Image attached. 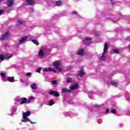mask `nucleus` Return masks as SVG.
I'll return each instance as SVG.
<instances>
[{
  "label": "nucleus",
  "instance_id": "nucleus-1",
  "mask_svg": "<svg viewBox=\"0 0 130 130\" xmlns=\"http://www.w3.org/2000/svg\"><path fill=\"white\" fill-rule=\"evenodd\" d=\"M107 49H108V45L107 43L105 44L104 48V52L102 53V56L101 57V61H104L105 60V58H106V56H105V54L107 53Z\"/></svg>",
  "mask_w": 130,
  "mask_h": 130
},
{
  "label": "nucleus",
  "instance_id": "nucleus-2",
  "mask_svg": "<svg viewBox=\"0 0 130 130\" xmlns=\"http://www.w3.org/2000/svg\"><path fill=\"white\" fill-rule=\"evenodd\" d=\"M10 37V32H6L4 34L2 35L1 38V40H8V38Z\"/></svg>",
  "mask_w": 130,
  "mask_h": 130
},
{
  "label": "nucleus",
  "instance_id": "nucleus-3",
  "mask_svg": "<svg viewBox=\"0 0 130 130\" xmlns=\"http://www.w3.org/2000/svg\"><path fill=\"white\" fill-rule=\"evenodd\" d=\"M15 4V0H7V7L11 8Z\"/></svg>",
  "mask_w": 130,
  "mask_h": 130
},
{
  "label": "nucleus",
  "instance_id": "nucleus-4",
  "mask_svg": "<svg viewBox=\"0 0 130 130\" xmlns=\"http://www.w3.org/2000/svg\"><path fill=\"white\" fill-rule=\"evenodd\" d=\"M90 40H92V38H85V40L83 41L84 44H85V45H89V44L91 43V41H90Z\"/></svg>",
  "mask_w": 130,
  "mask_h": 130
},
{
  "label": "nucleus",
  "instance_id": "nucleus-5",
  "mask_svg": "<svg viewBox=\"0 0 130 130\" xmlns=\"http://www.w3.org/2000/svg\"><path fill=\"white\" fill-rule=\"evenodd\" d=\"M85 53H86V51L84 49H81L77 52L78 55H80V56H83Z\"/></svg>",
  "mask_w": 130,
  "mask_h": 130
},
{
  "label": "nucleus",
  "instance_id": "nucleus-6",
  "mask_svg": "<svg viewBox=\"0 0 130 130\" xmlns=\"http://www.w3.org/2000/svg\"><path fill=\"white\" fill-rule=\"evenodd\" d=\"M50 95H54L55 97H59V93L57 91L52 90L49 92Z\"/></svg>",
  "mask_w": 130,
  "mask_h": 130
},
{
  "label": "nucleus",
  "instance_id": "nucleus-7",
  "mask_svg": "<svg viewBox=\"0 0 130 130\" xmlns=\"http://www.w3.org/2000/svg\"><path fill=\"white\" fill-rule=\"evenodd\" d=\"M31 114V112L30 111H27L26 112H24L23 113V118H26L27 116H30Z\"/></svg>",
  "mask_w": 130,
  "mask_h": 130
},
{
  "label": "nucleus",
  "instance_id": "nucleus-8",
  "mask_svg": "<svg viewBox=\"0 0 130 130\" xmlns=\"http://www.w3.org/2000/svg\"><path fill=\"white\" fill-rule=\"evenodd\" d=\"M85 75H86V73L84 72V69H81V70L79 72L78 76L80 77H84Z\"/></svg>",
  "mask_w": 130,
  "mask_h": 130
},
{
  "label": "nucleus",
  "instance_id": "nucleus-9",
  "mask_svg": "<svg viewBox=\"0 0 130 130\" xmlns=\"http://www.w3.org/2000/svg\"><path fill=\"white\" fill-rule=\"evenodd\" d=\"M26 3L27 4L28 6H32V5H34V3H35V0H26Z\"/></svg>",
  "mask_w": 130,
  "mask_h": 130
},
{
  "label": "nucleus",
  "instance_id": "nucleus-10",
  "mask_svg": "<svg viewBox=\"0 0 130 130\" xmlns=\"http://www.w3.org/2000/svg\"><path fill=\"white\" fill-rule=\"evenodd\" d=\"M79 88V85L78 84H74L72 86L70 87L71 91H74V90H76Z\"/></svg>",
  "mask_w": 130,
  "mask_h": 130
},
{
  "label": "nucleus",
  "instance_id": "nucleus-11",
  "mask_svg": "<svg viewBox=\"0 0 130 130\" xmlns=\"http://www.w3.org/2000/svg\"><path fill=\"white\" fill-rule=\"evenodd\" d=\"M20 100H22V101L20 103V105L24 104V103H26L27 102V98H21L20 99Z\"/></svg>",
  "mask_w": 130,
  "mask_h": 130
},
{
  "label": "nucleus",
  "instance_id": "nucleus-12",
  "mask_svg": "<svg viewBox=\"0 0 130 130\" xmlns=\"http://www.w3.org/2000/svg\"><path fill=\"white\" fill-rule=\"evenodd\" d=\"M55 69H56L59 67V61H56L53 63Z\"/></svg>",
  "mask_w": 130,
  "mask_h": 130
},
{
  "label": "nucleus",
  "instance_id": "nucleus-13",
  "mask_svg": "<svg viewBox=\"0 0 130 130\" xmlns=\"http://www.w3.org/2000/svg\"><path fill=\"white\" fill-rule=\"evenodd\" d=\"M62 93H71V90L64 88L62 89Z\"/></svg>",
  "mask_w": 130,
  "mask_h": 130
},
{
  "label": "nucleus",
  "instance_id": "nucleus-14",
  "mask_svg": "<svg viewBox=\"0 0 130 130\" xmlns=\"http://www.w3.org/2000/svg\"><path fill=\"white\" fill-rule=\"evenodd\" d=\"M27 38H28V37H23L20 40L19 43H23V42H24L25 41H26V40H27Z\"/></svg>",
  "mask_w": 130,
  "mask_h": 130
},
{
  "label": "nucleus",
  "instance_id": "nucleus-15",
  "mask_svg": "<svg viewBox=\"0 0 130 130\" xmlns=\"http://www.w3.org/2000/svg\"><path fill=\"white\" fill-rule=\"evenodd\" d=\"M39 55L41 57H43L44 56V51H43V50H41L39 52Z\"/></svg>",
  "mask_w": 130,
  "mask_h": 130
},
{
  "label": "nucleus",
  "instance_id": "nucleus-16",
  "mask_svg": "<svg viewBox=\"0 0 130 130\" xmlns=\"http://www.w3.org/2000/svg\"><path fill=\"white\" fill-rule=\"evenodd\" d=\"M7 80L8 82H10V83H13L15 81V79L12 77H9L7 78Z\"/></svg>",
  "mask_w": 130,
  "mask_h": 130
},
{
  "label": "nucleus",
  "instance_id": "nucleus-17",
  "mask_svg": "<svg viewBox=\"0 0 130 130\" xmlns=\"http://www.w3.org/2000/svg\"><path fill=\"white\" fill-rule=\"evenodd\" d=\"M72 81H73V79L71 77L66 78V82L67 83H68V84L70 83H72Z\"/></svg>",
  "mask_w": 130,
  "mask_h": 130
},
{
  "label": "nucleus",
  "instance_id": "nucleus-18",
  "mask_svg": "<svg viewBox=\"0 0 130 130\" xmlns=\"http://www.w3.org/2000/svg\"><path fill=\"white\" fill-rule=\"evenodd\" d=\"M55 3L57 7H59L61 5H62V2L61 1H56Z\"/></svg>",
  "mask_w": 130,
  "mask_h": 130
},
{
  "label": "nucleus",
  "instance_id": "nucleus-19",
  "mask_svg": "<svg viewBox=\"0 0 130 130\" xmlns=\"http://www.w3.org/2000/svg\"><path fill=\"white\" fill-rule=\"evenodd\" d=\"M30 87L33 90H36L37 89V86L35 84H32Z\"/></svg>",
  "mask_w": 130,
  "mask_h": 130
},
{
  "label": "nucleus",
  "instance_id": "nucleus-20",
  "mask_svg": "<svg viewBox=\"0 0 130 130\" xmlns=\"http://www.w3.org/2000/svg\"><path fill=\"white\" fill-rule=\"evenodd\" d=\"M111 84L112 86H117L118 85V83L115 81H112Z\"/></svg>",
  "mask_w": 130,
  "mask_h": 130
},
{
  "label": "nucleus",
  "instance_id": "nucleus-21",
  "mask_svg": "<svg viewBox=\"0 0 130 130\" xmlns=\"http://www.w3.org/2000/svg\"><path fill=\"white\" fill-rule=\"evenodd\" d=\"M12 56H13V55L12 54H11L10 55H7L6 56H5L4 57V59L11 58V57H12Z\"/></svg>",
  "mask_w": 130,
  "mask_h": 130
},
{
  "label": "nucleus",
  "instance_id": "nucleus-22",
  "mask_svg": "<svg viewBox=\"0 0 130 130\" xmlns=\"http://www.w3.org/2000/svg\"><path fill=\"white\" fill-rule=\"evenodd\" d=\"M32 42L35 44H36V45H39V42H38L37 40H32Z\"/></svg>",
  "mask_w": 130,
  "mask_h": 130
},
{
  "label": "nucleus",
  "instance_id": "nucleus-23",
  "mask_svg": "<svg viewBox=\"0 0 130 130\" xmlns=\"http://www.w3.org/2000/svg\"><path fill=\"white\" fill-rule=\"evenodd\" d=\"M113 52L114 53H116V54H119V53H120L119 50L116 49H113Z\"/></svg>",
  "mask_w": 130,
  "mask_h": 130
},
{
  "label": "nucleus",
  "instance_id": "nucleus-24",
  "mask_svg": "<svg viewBox=\"0 0 130 130\" xmlns=\"http://www.w3.org/2000/svg\"><path fill=\"white\" fill-rule=\"evenodd\" d=\"M49 103L50 106H52V105L54 104V101H53V100H51L49 102Z\"/></svg>",
  "mask_w": 130,
  "mask_h": 130
},
{
  "label": "nucleus",
  "instance_id": "nucleus-25",
  "mask_svg": "<svg viewBox=\"0 0 130 130\" xmlns=\"http://www.w3.org/2000/svg\"><path fill=\"white\" fill-rule=\"evenodd\" d=\"M17 23L19 26L21 25H23V24H24V22L22 20H18L17 21Z\"/></svg>",
  "mask_w": 130,
  "mask_h": 130
},
{
  "label": "nucleus",
  "instance_id": "nucleus-26",
  "mask_svg": "<svg viewBox=\"0 0 130 130\" xmlns=\"http://www.w3.org/2000/svg\"><path fill=\"white\" fill-rule=\"evenodd\" d=\"M111 113H114V114H115L116 113V109H112L111 110Z\"/></svg>",
  "mask_w": 130,
  "mask_h": 130
},
{
  "label": "nucleus",
  "instance_id": "nucleus-27",
  "mask_svg": "<svg viewBox=\"0 0 130 130\" xmlns=\"http://www.w3.org/2000/svg\"><path fill=\"white\" fill-rule=\"evenodd\" d=\"M0 59L3 61L5 59V56L3 54L0 55Z\"/></svg>",
  "mask_w": 130,
  "mask_h": 130
},
{
  "label": "nucleus",
  "instance_id": "nucleus-28",
  "mask_svg": "<svg viewBox=\"0 0 130 130\" xmlns=\"http://www.w3.org/2000/svg\"><path fill=\"white\" fill-rule=\"evenodd\" d=\"M51 68H45L44 69V72H49L50 71Z\"/></svg>",
  "mask_w": 130,
  "mask_h": 130
},
{
  "label": "nucleus",
  "instance_id": "nucleus-29",
  "mask_svg": "<svg viewBox=\"0 0 130 130\" xmlns=\"http://www.w3.org/2000/svg\"><path fill=\"white\" fill-rule=\"evenodd\" d=\"M24 120H22V122L25 121L26 122H27V121H30V119H29L27 117H25V118H23Z\"/></svg>",
  "mask_w": 130,
  "mask_h": 130
},
{
  "label": "nucleus",
  "instance_id": "nucleus-30",
  "mask_svg": "<svg viewBox=\"0 0 130 130\" xmlns=\"http://www.w3.org/2000/svg\"><path fill=\"white\" fill-rule=\"evenodd\" d=\"M52 85H57V81L54 80L52 81Z\"/></svg>",
  "mask_w": 130,
  "mask_h": 130
},
{
  "label": "nucleus",
  "instance_id": "nucleus-31",
  "mask_svg": "<svg viewBox=\"0 0 130 130\" xmlns=\"http://www.w3.org/2000/svg\"><path fill=\"white\" fill-rule=\"evenodd\" d=\"M1 76L2 77V78H6V73H1Z\"/></svg>",
  "mask_w": 130,
  "mask_h": 130
},
{
  "label": "nucleus",
  "instance_id": "nucleus-32",
  "mask_svg": "<svg viewBox=\"0 0 130 130\" xmlns=\"http://www.w3.org/2000/svg\"><path fill=\"white\" fill-rule=\"evenodd\" d=\"M4 12H5L4 10H0V16H2L4 14Z\"/></svg>",
  "mask_w": 130,
  "mask_h": 130
},
{
  "label": "nucleus",
  "instance_id": "nucleus-33",
  "mask_svg": "<svg viewBox=\"0 0 130 130\" xmlns=\"http://www.w3.org/2000/svg\"><path fill=\"white\" fill-rule=\"evenodd\" d=\"M56 69L59 72H62V70H61V68H59V67H57V68H56Z\"/></svg>",
  "mask_w": 130,
  "mask_h": 130
},
{
  "label": "nucleus",
  "instance_id": "nucleus-34",
  "mask_svg": "<svg viewBox=\"0 0 130 130\" xmlns=\"http://www.w3.org/2000/svg\"><path fill=\"white\" fill-rule=\"evenodd\" d=\"M51 72H54V73H56V70H54V69H52L51 68H50Z\"/></svg>",
  "mask_w": 130,
  "mask_h": 130
},
{
  "label": "nucleus",
  "instance_id": "nucleus-35",
  "mask_svg": "<svg viewBox=\"0 0 130 130\" xmlns=\"http://www.w3.org/2000/svg\"><path fill=\"white\" fill-rule=\"evenodd\" d=\"M51 72H54V73H56V70H54V69H52L51 68H50Z\"/></svg>",
  "mask_w": 130,
  "mask_h": 130
},
{
  "label": "nucleus",
  "instance_id": "nucleus-36",
  "mask_svg": "<svg viewBox=\"0 0 130 130\" xmlns=\"http://www.w3.org/2000/svg\"><path fill=\"white\" fill-rule=\"evenodd\" d=\"M41 68H39L37 70V73H39V74H40V72H41Z\"/></svg>",
  "mask_w": 130,
  "mask_h": 130
},
{
  "label": "nucleus",
  "instance_id": "nucleus-37",
  "mask_svg": "<svg viewBox=\"0 0 130 130\" xmlns=\"http://www.w3.org/2000/svg\"><path fill=\"white\" fill-rule=\"evenodd\" d=\"M77 14H78V12L77 11H73L72 13V14L73 15H77Z\"/></svg>",
  "mask_w": 130,
  "mask_h": 130
},
{
  "label": "nucleus",
  "instance_id": "nucleus-38",
  "mask_svg": "<svg viewBox=\"0 0 130 130\" xmlns=\"http://www.w3.org/2000/svg\"><path fill=\"white\" fill-rule=\"evenodd\" d=\"M30 102H31V100H29L28 101L26 100V104H29V103H30Z\"/></svg>",
  "mask_w": 130,
  "mask_h": 130
},
{
  "label": "nucleus",
  "instance_id": "nucleus-39",
  "mask_svg": "<svg viewBox=\"0 0 130 130\" xmlns=\"http://www.w3.org/2000/svg\"><path fill=\"white\" fill-rule=\"evenodd\" d=\"M29 76H31V73H26V76L29 77Z\"/></svg>",
  "mask_w": 130,
  "mask_h": 130
},
{
  "label": "nucleus",
  "instance_id": "nucleus-40",
  "mask_svg": "<svg viewBox=\"0 0 130 130\" xmlns=\"http://www.w3.org/2000/svg\"><path fill=\"white\" fill-rule=\"evenodd\" d=\"M29 122L31 123V124H35V123H36V122H32L31 121H29Z\"/></svg>",
  "mask_w": 130,
  "mask_h": 130
},
{
  "label": "nucleus",
  "instance_id": "nucleus-41",
  "mask_svg": "<svg viewBox=\"0 0 130 130\" xmlns=\"http://www.w3.org/2000/svg\"><path fill=\"white\" fill-rule=\"evenodd\" d=\"M94 106L96 108H100L101 107L100 105H95Z\"/></svg>",
  "mask_w": 130,
  "mask_h": 130
},
{
  "label": "nucleus",
  "instance_id": "nucleus-42",
  "mask_svg": "<svg viewBox=\"0 0 130 130\" xmlns=\"http://www.w3.org/2000/svg\"><path fill=\"white\" fill-rule=\"evenodd\" d=\"M109 112V109H106V113H108Z\"/></svg>",
  "mask_w": 130,
  "mask_h": 130
},
{
  "label": "nucleus",
  "instance_id": "nucleus-43",
  "mask_svg": "<svg viewBox=\"0 0 130 130\" xmlns=\"http://www.w3.org/2000/svg\"><path fill=\"white\" fill-rule=\"evenodd\" d=\"M34 98V97H33V96H30V98H29V100H32V99H33Z\"/></svg>",
  "mask_w": 130,
  "mask_h": 130
},
{
  "label": "nucleus",
  "instance_id": "nucleus-44",
  "mask_svg": "<svg viewBox=\"0 0 130 130\" xmlns=\"http://www.w3.org/2000/svg\"><path fill=\"white\" fill-rule=\"evenodd\" d=\"M126 40H129V41H130V38H129V39H128V38L126 39Z\"/></svg>",
  "mask_w": 130,
  "mask_h": 130
},
{
  "label": "nucleus",
  "instance_id": "nucleus-45",
  "mask_svg": "<svg viewBox=\"0 0 130 130\" xmlns=\"http://www.w3.org/2000/svg\"><path fill=\"white\" fill-rule=\"evenodd\" d=\"M95 35H96V36L98 35V33L95 32Z\"/></svg>",
  "mask_w": 130,
  "mask_h": 130
},
{
  "label": "nucleus",
  "instance_id": "nucleus-46",
  "mask_svg": "<svg viewBox=\"0 0 130 130\" xmlns=\"http://www.w3.org/2000/svg\"><path fill=\"white\" fill-rule=\"evenodd\" d=\"M42 106H43V104H41V107H42Z\"/></svg>",
  "mask_w": 130,
  "mask_h": 130
},
{
  "label": "nucleus",
  "instance_id": "nucleus-47",
  "mask_svg": "<svg viewBox=\"0 0 130 130\" xmlns=\"http://www.w3.org/2000/svg\"><path fill=\"white\" fill-rule=\"evenodd\" d=\"M13 110H14V111H16V108L13 109Z\"/></svg>",
  "mask_w": 130,
  "mask_h": 130
},
{
  "label": "nucleus",
  "instance_id": "nucleus-48",
  "mask_svg": "<svg viewBox=\"0 0 130 130\" xmlns=\"http://www.w3.org/2000/svg\"><path fill=\"white\" fill-rule=\"evenodd\" d=\"M5 0H0V2H3Z\"/></svg>",
  "mask_w": 130,
  "mask_h": 130
},
{
  "label": "nucleus",
  "instance_id": "nucleus-49",
  "mask_svg": "<svg viewBox=\"0 0 130 130\" xmlns=\"http://www.w3.org/2000/svg\"><path fill=\"white\" fill-rule=\"evenodd\" d=\"M113 0H111V2H113Z\"/></svg>",
  "mask_w": 130,
  "mask_h": 130
}]
</instances>
